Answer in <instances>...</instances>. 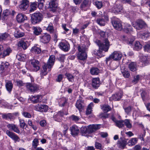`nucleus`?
I'll return each mask as SVG.
<instances>
[{"label":"nucleus","mask_w":150,"mask_h":150,"mask_svg":"<svg viewBox=\"0 0 150 150\" xmlns=\"http://www.w3.org/2000/svg\"><path fill=\"white\" fill-rule=\"evenodd\" d=\"M83 44L82 45H83ZM78 50L79 53L77 55V57L78 59L82 60H84L87 58V54L86 52L87 47L84 45L79 46L78 47Z\"/></svg>","instance_id":"2"},{"label":"nucleus","mask_w":150,"mask_h":150,"mask_svg":"<svg viewBox=\"0 0 150 150\" xmlns=\"http://www.w3.org/2000/svg\"><path fill=\"white\" fill-rule=\"evenodd\" d=\"M19 122H20L21 127L22 128H24L25 125L24 121L22 119H20L19 120Z\"/></svg>","instance_id":"59"},{"label":"nucleus","mask_w":150,"mask_h":150,"mask_svg":"<svg viewBox=\"0 0 150 150\" xmlns=\"http://www.w3.org/2000/svg\"><path fill=\"white\" fill-rule=\"evenodd\" d=\"M48 109V106L45 105L37 104L35 106V110L41 112H46Z\"/></svg>","instance_id":"9"},{"label":"nucleus","mask_w":150,"mask_h":150,"mask_svg":"<svg viewBox=\"0 0 150 150\" xmlns=\"http://www.w3.org/2000/svg\"><path fill=\"white\" fill-rule=\"evenodd\" d=\"M101 109L105 112H107L111 110V108L107 105H104L101 106Z\"/></svg>","instance_id":"42"},{"label":"nucleus","mask_w":150,"mask_h":150,"mask_svg":"<svg viewBox=\"0 0 150 150\" xmlns=\"http://www.w3.org/2000/svg\"><path fill=\"white\" fill-rule=\"evenodd\" d=\"M55 57L54 55L50 57L47 64H45L43 66L42 69L41 70L40 74L41 76H45L48 72L51 71L55 62Z\"/></svg>","instance_id":"1"},{"label":"nucleus","mask_w":150,"mask_h":150,"mask_svg":"<svg viewBox=\"0 0 150 150\" xmlns=\"http://www.w3.org/2000/svg\"><path fill=\"white\" fill-rule=\"evenodd\" d=\"M134 40V39L133 38H132L130 39L129 38H128L127 41V43L128 44L132 45V44Z\"/></svg>","instance_id":"64"},{"label":"nucleus","mask_w":150,"mask_h":150,"mask_svg":"<svg viewBox=\"0 0 150 150\" xmlns=\"http://www.w3.org/2000/svg\"><path fill=\"white\" fill-rule=\"evenodd\" d=\"M37 7V4L36 2H33L31 3L30 5V12H33L36 9Z\"/></svg>","instance_id":"43"},{"label":"nucleus","mask_w":150,"mask_h":150,"mask_svg":"<svg viewBox=\"0 0 150 150\" xmlns=\"http://www.w3.org/2000/svg\"><path fill=\"white\" fill-rule=\"evenodd\" d=\"M88 126L82 127L81 128V132L83 133H88Z\"/></svg>","instance_id":"58"},{"label":"nucleus","mask_w":150,"mask_h":150,"mask_svg":"<svg viewBox=\"0 0 150 150\" xmlns=\"http://www.w3.org/2000/svg\"><path fill=\"white\" fill-rule=\"evenodd\" d=\"M122 9V7L120 4L118 5H115L112 8V10L113 12L115 13H117L121 11Z\"/></svg>","instance_id":"25"},{"label":"nucleus","mask_w":150,"mask_h":150,"mask_svg":"<svg viewBox=\"0 0 150 150\" xmlns=\"http://www.w3.org/2000/svg\"><path fill=\"white\" fill-rule=\"evenodd\" d=\"M30 64L34 71H37L40 69L39 62L38 60L32 59L30 61Z\"/></svg>","instance_id":"12"},{"label":"nucleus","mask_w":150,"mask_h":150,"mask_svg":"<svg viewBox=\"0 0 150 150\" xmlns=\"http://www.w3.org/2000/svg\"><path fill=\"white\" fill-rule=\"evenodd\" d=\"M95 146L97 149H101L102 148L101 144L97 142H96Z\"/></svg>","instance_id":"63"},{"label":"nucleus","mask_w":150,"mask_h":150,"mask_svg":"<svg viewBox=\"0 0 150 150\" xmlns=\"http://www.w3.org/2000/svg\"><path fill=\"white\" fill-rule=\"evenodd\" d=\"M57 0H50L48 8H52L55 10L57 6Z\"/></svg>","instance_id":"27"},{"label":"nucleus","mask_w":150,"mask_h":150,"mask_svg":"<svg viewBox=\"0 0 150 150\" xmlns=\"http://www.w3.org/2000/svg\"><path fill=\"white\" fill-rule=\"evenodd\" d=\"M124 109L125 110V112L127 114H128L131 111L132 108L131 106H128V107L124 108Z\"/></svg>","instance_id":"62"},{"label":"nucleus","mask_w":150,"mask_h":150,"mask_svg":"<svg viewBox=\"0 0 150 150\" xmlns=\"http://www.w3.org/2000/svg\"><path fill=\"white\" fill-rule=\"evenodd\" d=\"M70 118L73 121H75V122H77L79 120L80 118L78 116L72 115L71 116Z\"/></svg>","instance_id":"56"},{"label":"nucleus","mask_w":150,"mask_h":150,"mask_svg":"<svg viewBox=\"0 0 150 150\" xmlns=\"http://www.w3.org/2000/svg\"><path fill=\"white\" fill-rule=\"evenodd\" d=\"M16 57L19 60L23 61L25 59V55L23 54H19L17 55Z\"/></svg>","instance_id":"47"},{"label":"nucleus","mask_w":150,"mask_h":150,"mask_svg":"<svg viewBox=\"0 0 150 150\" xmlns=\"http://www.w3.org/2000/svg\"><path fill=\"white\" fill-rule=\"evenodd\" d=\"M123 29L124 31L126 33H128L132 31V28L130 24L125 23V24Z\"/></svg>","instance_id":"33"},{"label":"nucleus","mask_w":150,"mask_h":150,"mask_svg":"<svg viewBox=\"0 0 150 150\" xmlns=\"http://www.w3.org/2000/svg\"><path fill=\"white\" fill-rule=\"evenodd\" d=\"M122 95L121 93H119L113 95L109 98L110 101L118 100L121 98Z\"/></svg>","instance_id":"18"},{"label":"nucleus","mask_w":150,"mask_h":150,"mask_svg":"<svg viewBox=\"0 0 150 150\" xmlns=\"http://www.w3.org/2000/svg\"><path fill=\"white\" fill-rule=\"evenodd\" d=\"M124 121L123 120H118L116 122L115 125L119 128L123 127L124 126Z\"/></svg>","instance_id":"51"},{"label":"nucleus","mask_w":150,"mask_h":150,"mask_svg":"<svg viewBox=\"0 0 150 150\" xmlns=\"http://www.w3.org/2000/svg\"><path fill=\"white\" fill-rule=\"evenodd\" d=\"M33 33L36 35H40L42 31L41 28L38 27H33Z\"/></svg>","instance_id":"28"},{"label":"nucleus","mask_w":150,"mask_h":150,"mask_svg":"<svg viewBox=\"0 0 150 150\" xmlns=\"http://www.w3.org/2000/svg\"><path fill=\"white\" fill-rule=\"evenodd\" d=\"M90 72L92 74L96 75L99 73V70L97 68H92L91 69Z\"/></svg>","instance_id":"49"},{"label":"nucleus","mask_w":150,"mask_h":150,"mask_svg":"<svg viewBox=\"0 0 150 150\" xmlns=\"http://www.w3.org/2000/svg\"><path fill=\"white\" fill-rule=\"evenodd\" d=\"M9 66V64L7 62H2L0 65V72L2 73L6 71Z\"/></svg>","instance_id":"26"},{"label":"nucleus","mask_w":150,"mask_h":150,"mask_svg":"<svg viewBox=\"0 0 150 150\" xmlns=\"http://www.w3.org/2000/svg\"><path fill=\"white\" fill-rule=\"evenodd\" d=\"M76 107L79 110L81 109L84 106L83 100L81 97H79L76 104Z\"/></svg>","instance_id":"17"},{"label":"nucleus","mask_w":150,"mask_h":150,"mask_svg":"<svg viewBox=\"0 0 150 150\" xmlns=\"http://www.w3.org/2000/svg\"><path fill=\"white\" fill-rule=\"evenodd\" d=\"M145 51L150 52V42L147 43L144 47Z\"/></svg>","instance_id":"55"},{"label":"nucleus","mask_w":150,"mask_h":150,"mask_svg":"<svg viewBox=\"0 0 150 150\" xmlns=\"http://www.w3.org/2000/svg\"><path fill=\"white\" fill-rule=\"evenodd\" d=\"M93 106V103H91L88 105L86 111V115H88L90 114L91 113L92 108Z\"/></svg>","instance_id":"38"},{"label":"nucleus","mask_w":150,"mask_h":150,"mask_svg":"<svg viewBox=\"0 0 150 150\" xmlns=\"http://www.w3.org/2000/svg\"><path fill=\"white\" fill-rule=\"evenodd\" d=\"M71 134L74 136H75L79 132V130L78 127L75 126H73L70 127Z\"/></svg>","instance_id":"20"},{"label":"nucleus","mask_w":150,"mask_h":150,"mask_svg":"<svg viewBox=\"0 0 150 150\" xmlns=\"http://www.w3.org/2000/svg\"><path fill=\"white\" fill-rule=\"evenodd\" d=\"M137 139L136 138H132L131 140H129L128 142V144L129 146H132L134 145L137 142Z\"/></svg>","instance_id":"44"},{"label":"nucleus","mask_w":150,"mask_h":150,"mask_svg":"<svg viewBox=\"0 0 150 150\" xmlns=\"http://www.w3.org/2000/svg\"><path fill=\"white\" fill-rule=\"evenodd\" d=\"M100 85V81L99 78H95L92 80V86L93 87L97 88Z\"/></svg>","instance_id":"23"},{"label":"nucleus","mask_w":150,"mask_h":150,"mask_svg":"<svg viewBox=\"0 0 150 150\" xmlns=\"http://www.w3.org/2000/svg\"><path fill=\"white\" fill-rule=\"evenodd\" d=\"M26 86L27 88L31 92L37 91L39 89L38 86L35 84L27 83Z\"/></svg>","instance_id":"8"},{"label":"nucleus","mask_w":150,"mask_h":150,"mask_svg":"<svg viewBox=\"0 0 150 150\" xmlns=\"http://www.w3.org/2000/svg\"><path fill=\"white\" fill-rule=\"evenodd\" d=\"M31 50L33 52L37 54H40L41 52L40 48V47L35 46L32 47Z\"/></svg>","instance_id":"45"},{"label":"nucleus","mask_w":150,"mask_h":150,"mask_svg":"<svg viewBox=\"0 0 150 150\" xmlns=\"http://www.w3.org/2000/svg\"><path fill=\"white\" fill-rule=\"evenodd\" d=\"M67 99L65 98H62L59 99V104L60 106L63 107L65 106L67 104Z\"/></svg>","instance_id":"29"},{"label":"nucleus","mask_w":150,"mask_h":150,"mask_svg":"<svg viewBox=\"0 0 150 150\" xmlns=\"http://www.w3.org/2000/svg\"><path fill=\"white\" fill-rule=\"evenodd\" d=\"M96 22L100 26H104L105 24V21L103 18H98L97 19Z\"/></svg>","instance_id":"48"},{"label":"nucleus","mask_w":150,"mask_h":150,"mask_svg":"<svg viewBox=\"0 0 150 150\" xmlns=\"http://www.w3.org/2000/svg\"><path fill=\"white\" fill-rule=\"evenodd\" d=\"M40 98H41L40 95L31 96L30 97V100L33 103H36L40 102Z\"/></svg>","instance_id":"19"},{"label":"nucleus","mask_w":150,"mask_h":150,"mask_svg":"<svg viewBox=\"0 0 150 150\" xmlns=\"http://www.w3.org/2000/svg\"><path fill=\"white\" fill-rule=\"evenodd\" d=\"M43 18L42 14L39 12L34 13L31 17V22L33 24H35L40 22Z\"/></svg>","instance_id":"5"},{"label":"nucleus","mask_w":150,"mask_h":150,"mask_svg":"<svg viewBox=\"0 0 150 150\" xmlns=\"http://www.w3.org/2000/svg\"><path fill=\"white\" fill-rule=\"evenodd\" d=\"M124 123L127 128H131L132 127V125L129 120L128 119L125 120H124Z\"/></svg>","instance_id":"52"},{"label":"nucleus","mask_w":150,"mask_h":150,"mask_svg":"<svg viewBox=\"0 0 150 150\" xmlns=\"http://www.w3.org/2000/svg\"><path fill=\"white\" fill-rule=\"evenodd\" d=\"M24 35V33L20 32L18 30H16L14 34V36L17 38L22 37Z\"/></svg>","instance_id":"35"},{"label":"nucleus","mask_w":150,"mask_h":150,"mask_svg":"<svg viewBox=\"0 0 150 150\" xmlns=\"http://www.w3.org/2000/svg\"><path fill=\"white\" fill-rule=\"evenodd\" d=\"M100 125H93L88 126V133H91L95 132L96 130L100 129Z\"/></svg>","instance_id":"15"},{"label":"nucleus","mask_w":150,"mask_h":150,"mask_svg":"<svg viewBox=\"0 0 150 150\" xmlns=\"http://www.w3.org/2000/svg\"><path fill=\"white\" fill-rule=\"evenodd\" d=\"M112 24L114 28L116 30H121L122 29L121 22L118 20H113L112 21Z\"/></svg>","instance_id":"13"},{"label":"nucleus","mask_w":150,"mask_h":150,"mask_svg":"<svg viewBox=\"0 0 150 150\" xmlns=\"http://www.w3.org/2000/svg\"><path fill=\"white\" fill-rule=\"evenodd\" d=\"M7 127L10 130H12L13 132L18 134L20 133V130L18 127L15 125L8 124L7 125Z\"/></svg>","instance_id":"16"},{"label":"nucleus","mask_w":150,"mask_h":150,"mask_svg":"<svg viewBox=\"0 0 150 150\" xmlns=\"http://www.w3.org/2000/svg\"><path fill=\"white\" fill-rule=\"evenodd\" d=\"M12 50L10 48H7L6 50H4L2 54V56L4 57L9 55L10 54Z\"/></svg>","instance_id":"41"},{"label":"nucleus","mask_w":150,"mask_h":150,"mask_svg":"<svg viewBox=\"0 0 150 150\" xmlns=\"http://www.w3.org/2000/svg\"><path fill=\"white\" fill-rule=\"evenodd\" d=\"M40 41L43 43H46L49 42L50 39V36L47 33H44L40 36Z\"/></svg>","instance_id":"11"},{"label":"nucleus","mask_w":150,"mask_h":150,"mask_svg":"<svg viewBox=\"0 0 150 150\" xmlns=\"http://www.w3.org/2000/svg\"><path fill=\"white\" fill-rule=\"evenodd\" d=\"M121 72L123 76L125 78H128L130 76V74L126 69L121 68Z\"/></svg>","instance_id":"37"},{"label":"nucleus","mask_w":150,"mask_h":150,"mask_svg":"<svg viewBox=\"0 0 150 150\" xmlns=\"http://www.w3.org/2000/svg\"><path fill=\"white\" fill-rule=\"evenodd\" d=\"M142 45L139 41H136L134 44L135 49L137 50H139L142 48Z\"/></svg>","instance_id":"53"},{"label":"nucleus","mask_w":150,"mask_h":150,"mask_svg":"<svg viewBox=\"0 0 150 150\" xmlns=\"http://www.w3.org/2000/svg\"><path fill=\"white\" fill-rule=\"evenodd\" d=\"M13 87V85L11 81H8L6 82V87L8 91L10 92L11 91Z\"/></svg>","instance_id":"32"},{"label":"nucleus","mask_w":150,"mask_h":150,"mask_svg":"<svg viewBox=\"0 0 150 150\" xmlns=\"http://www.w3.org/2000/svg\"><path fill=\"white\" fill-rule=\"evenodd\" d=\"M46 29L50 33H53L54 31V29L52 24L51 23H50Z\"/></svg>","instance_id":"46"},{"label":"nucleus","mask_w":150,"mask_h":150,"mask_svg":"<svg viewBox=\"0 0 150 150\" xmlns=\"http://www.w3.org/2000/svg\"><path fill=\"white\" fill-rule=\"evenodd\" d=\"M65 75L69 82H73L74 81L75 78L74 76L72 74L69 73H66L65 74Z\"/></svg>","instance_id":"34"},{"label":"nucleus","mask_w":150,"mask_h":150,"mask_svg":"<svg viewBox=\"0 0 150 150\" xmlns=\"http://www.w3.org/2000/svg\"><path fill=\"white\" fill-rule=\"evenodd\" d=\"M64 114L63 112L59 111L58 112H55L54 115V118L55 120L57 121H59L61 118L63 116Z\"/></svg>","instance_id":"21"},{"label":"nucleus","mask_w":150,"mask_h":150,"mask_svg":"<svg viewBox=\"0 0 150 150\" xmlns=\"http://www.w3.org/2000/svg\"><path fill=\"white\" fill-rule=\"evenodd\" d=\"M117 144L119 147L121 149H124L127 145V142L124 140L119 141L118 142Z\"/></svg>","instance_id":"31"},{"label":"nucleus","mask_w":150,"mask_h":150,"mask_svg":"<svg viewBox=\"0 0 150 150\" xmlns=\"http://www.w3.org/2000/svg\"><path fill=\"white\" fill-rule=\"evenodd\" d=\"M5 132L7 136L13 140L15 142H19L20 141V139L19 137L14 132L8 130H6Z\"/></svg>","instance_id":"7"},{"label":"nucleus","mask_w":150,"mask_h":150,"mask_svg":"<svg viewBox=\"0 0 150 150\" xmlns=\"http://www.w3.org/2000/svg\"><path fill=\"white\" fill-rule=\"evenodd\" d=\"M38 144V140L37 139H35L32 143V146L34 148H36Z\"/></svg>","instance_id":"57"},{"label":"nucleus","mask_w":150,"mask_h":150,"mask_svg":"<svg viewBox=\"0 0 150 150\" xmlns=\"http://www.w3.org/2000/svg\"><path fill=\"white\" fill-rule=\"evenodd\" d=\"M27 42L21 40L19 42L18 45L19 46L21 47L24 50H25L28 47Z\"/></svg>","instance_id":"39"},{"label":"nucleus","mask_w":150,"mask_h":150,"mask_svg":"<svg viewBox=\"0 0 150 150\" xmlns=\"http://www.w3.org/2000/svg\"><path fill=\"white\" fill-rule=\"evenodd\" d=\"M96 42L99 47V48L105 52L108 51L110 46V42L107 38H105L103 40L102 42L99 40H96Z\"/></svg>","instance_id":"3"},{"label":"nucleus","mask_w":150,"mask_h":150,"mask_svg":"<svg viewBox=\"0 0 150 150\" xmlns=\"http://www.w3.org/2000/svg\"><path fill=\"white\" fill-rule=\"evenodd\" d=\"M141 62L144 64V65L148 64L149 61L148 60V57L146 56L140 55L139 56Z\"/></svg>","instance_id":"30"},{"label":"nucleus","mask_w":150,"mask_h":150,"mask_svg":"<svg viewBox=\"0 0 150 150\" xmlns=\"http://www.w3.org/2000/svg\"><path fill=\"white\" fill-rule=\"evenodd\" d=\"M95 5L98 9H100L103 6L102 2L96 1L95 2Z\"/></svg>","instance_id":"54"},{"label":"nucleus","mask_w":150,"mask_h":150,"mask_svg":"<svg viewBox=\"0 0 150 150\" xmlns=\"http://www.w3.org/2000/svg\"><path fill=\"white\" fill-rule=\"evenodd\" d=\"M15 83L18 86L20 87L23 85V83L22 81L20 80H17L15 82Z\"/></svg>","instance_id":"61"},{"label":"nucleus","mask_w":150,"mask_h":150,"mask_svg":"<svg viewBox=\"0 0 150 150\" xmlns=\"http://www.w3.org/2000/svg\"><path fill=\"white\" fill-rule=\"evenodd\" d=\"M142 77V76L139 75H137L134 76L132 82L134 83H137L139 80L141 79Z\"/></svg>","instance_id":"50"},{"label":"nucleus","mask_w":150,"mask_h":150,"mask_svg":"<svg viewBox=\"0 0 150 150\" xmlns=\"http://www.w3.org/2000/svg\"><path fill=\"white\" fill-rule=\"evenodd\" d=\"M28 0H22V3L19 6V8L22 11L26 10L28 7Z\"/></svg>","instance_id":"14"},{"label":"nucleus","mask_w":150,"mask_h":150,"mask_svg":"<svg viewBox=\"0 0 150 150\" xmlns=\"http://www.w3.org/2000/svg\"><path fill=\"white\" fill-rule=\"evenodd\" d=\"M132 25L134 28L138 30L144 28L147 26V25L145 22L140 19L133 22Z\"/></svg>","instance_id":"6"},{"label":"nucleus","mask_w":150,"mask_h":150,"mask_svg":"<svg viewBox=\"0 0 150 150\" xmlns=\"http://www.w3.org/2000/svg\"><path fill=\"white\" fill-rule=\"evenodd\" d=\"M26 19V16L22 13L18 14L16 16L17 21L19 23L23 22Z\"/></svg>","instance_id":"22"},{"label":"nucleus","mask_w":150,"mask_h":150,"mask_svg":"<svg viewBox=\"0 0 150 150\" xmlns=\"http://www.w3.org/2000/svg\"><path fill=\"white\" fill-rule=\"evenodd\" d=\"M22 114L26 118H30L31 117L30 114L28 112H24L22 113Z\"/></svg>","instance_id":"60"},{"label":"nucleus","mask_w":150,"mask_h":150,"mask_svg":"<svg viewBox=\"0 0 150 150\" xmlns=\"http://www.w3.org/2000/svg\"><path fill=\"white\" fill-rule=\"evenodd\" d=\"M96 42L99 47V48L105 52L108 51L110 46V42L107 38H105L103 40L102 42L99 40H96Z\"/></svg>","instance_id":"4"},{"label":"nucleus","mask_w":150,"mask_h":150,"mask_svg":"<svg viewBox=\"0 0 150 150\" xmlns=\"http://www.w3.org/2000/svg\"><path fill=\"white\" fill-rule=\"evenodd\" d=\"M59 46L60 49L65 51H67L69 49V45L67 43L61 42L59 43Z\"/></svg>","instance_id":"24"},{"label":"nucleus","mask_w":150,"mask_h":150,"mask_svg":"<svg viewBox=\"0 0 150 150\" xmlns=\"http://www.w3.org/2000/svg\"><path fill=\"white\" fill-rule=\"evenodd\" d=\"M128 67L130 70L132 71H134L137 70L136 64L135 62H132L130 63L129 64Z\"/></svg>","instance_id":"36"},{"label":"nucleus","mask_w":150,"mask_h":150,"mask_svg":"<svg viewBox=\"0 0 150 150\" xmlns=\"http://www.w3.org/2000/svg\"><path fill=\"white\" fill-rule=\"evenodd\" d=\"M10 37L9 35L7 33H5L0 35V41L5 40Z\"/></svg>","instance_id":"40"},{"label":"nucleus","mask_w":150,"mask_h":150,"mask_svg":"<svg viewBox=\"0 0 150 150\" xmlns=\"http://www.w3.org/2000/svg\"><path fill=\"white\" fill-rule=\"evenodd\" d=\"M122 56V53L119 51H115L110 54V57L114 60H119Z\"/></svg>","instance_id":"10"}]
</instances>
